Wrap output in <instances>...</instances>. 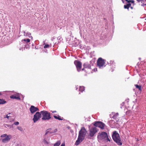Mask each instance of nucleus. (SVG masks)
I'll use <instances>...</instances> for the list:
<instances>
[{
  "label": "nucleus",
  "mask_w": 146,
  "mask_h": 146,
  "mask_svg": "<svg viewBox=\"0 0 146 146\" xmlns=\"http://www.w3.org/2000/svg\"><path fill=\"white\" fill-rule=\"evenodd\" d=\"M112 137L113 140L118 145H122V143L121 142L119 135L116 131H114L113 132L112 135Z\"/></svg>",
  "instance_id": "nucleus-1"
},
{
  "label": "nucleus",
  "mask_w": 146,
  "mask_h": 146,
  "mask_svg": "<svg viewBox=\"0 0 146 146\" xmlns=\"http://www.w3.org/2000/svg\"><path fill=\"white\" fill-rule=\"evenodd\" d=\"M98 138L99 139H104L107 142L110 141V140L109 138L107 133L105 132L99 133L98 134Z\"/></svg>",
  "instance_id": "nucleus-2"
},
{
  "label": "nucleus",
  "mask_w": 146,
  "mask_h": 146,
  "mask_svg": "<svg viewBox=\"0 0 146 146\" xmlns=\"http://www.w3.org/2000/svg\"><path fill=\"white\" fill-rule=\"evenodd\" d=\"M42 116V120H49L51 118L50 113L46 111H42L40 112Z\"/></svg>",
  "instance_id": "nucleus-3"
},
{
  "label": "nucleus",
  "mask_w": 146,
  "mask_h": 146,
  "mask_svg": "<svg viewBox=\"0 0 146 146\" xmlns=\"http://www.w3.org/2000/svg\"><path fill=\"white\" fill-rule=\"evenodd\" d=\"M87 133V131L85 128L83 127L79 131L78 136L84 139Z\"/></svg>",
  "instance_id": "nucleus-4"
},
{
  "label": "nucleus",
  "mask_w": 146,
  "mask_h": 146,
  "mask_svg": "<svg viewBox=\"0 0 146 146\" xmlns=\"http://www.w3.org/2000/svg\"><path fill=\"white\" fill-rule=\"evenodd\" d=\"M5 137L2 139V141L3 142L5 143L6 142L9 141L12 138V136L11 135H7L6 134H5L3 135H1V137Z\"/></svg>",
  "instance_id": "nucleus-5"
},
{
  "label": "nucleus",
  "mask_w": 146,
  "mask_h": 146,
  "mask_svg": "<svg viewBox=\"0 0 146 146\" xmlns=\"http://www.w3.org/2000/svg\"><path fill=\"white\" fill-rule=\"evenodd\" d=\"M105 63V61L101 58H99L97 61V65L99 68L103 67Z\"/></svg>",
  "instance_id": "nucleus-6"
},
{
  "label": "nucleus",
  "mask_w": 146,
  "mask_h": 146,
  "mask_svg": "<svg viewBox=\"0 0 146 146\" xmlns=\"http://www.w3.org/2000/svg\"><path fill=\"white\" fill-rule=\"evenodd\" d=\"M41 117V114L40 112H37L34 115L33 120L34 123H35L38 121Z\"/></svg>",
  "instance_id": "nucleus-7"
},
{
  "label": "nucleus",
  "mask_w": 146,
  "mask_h": 146,
  "mask_svg": "<svg viewBox=\"0 0 146 146\" xmlns=\"http://www.w3.org/2000/svg\"><path fill=\"white\" fill-rule=\"evenodd\" d=\"M94 125L102 129H104L105 125V124L102 122L100 121H96L95 122Z\"/></svg>",
  "instance_id": "nucleus-8"
},
{
  "label": "nucleus",
  "mask_w": 146,
  "mask_h": 146,
  "mask_svg": "<svg viewBox=\"0 0 146 146\" xmlns=\"http://www.w3.org/2000/svg\"><path fill=\"white\" fill-rule=\"evenodd\" d=\"M74 64L76 66L78 71H80L82 67L81 62L79 61L76 60L74 62Z\"/></svg>",
  "instance_id": "nucleus-9"
},
{
  "label": "nucleus",
  "mask_w": 146,
  "mask_h": 146,
  "mask_svg": "<svg viewBox=\"0 0 146 146\" xmlns=\"http://www.w3.org/2000/svg\"><path fill=\"white\" fill-rule=\"evenodd\" d=\"M90 136L91 137H93L95 133L97 132V128L96 127H93L90 129Z\"/></svg>",
  "instance_id": "nucleus-10"
},
{
  "label": "nucleus",
  "mask_w": 146,
  "mask_h": 146,
  "mask_svg": "<svg viewBox=\"0 0 146 146\" xmlns=\"http://www.w3.org/2000/svg\"><path fill=\"white\" fill-rule=\"evenodd\" d=\"M30 110L31 112L32 113H33L36 111H39V109L37 107H35L33 106H31L30 108Z\"/></svg>",
  "instance_id": "nucleus-11"
},
{
  "label": "nucleus",
  "mask_w": 146,
  "mask_h": 146,
  "mask_svg": "<svg viewBox=\"0 0 146 146\" xmlns=\"http://www.w3.org/2000/svg\"><path fill=\"white\" fill-rule=\"evenodd\" d=\"M84 139V138L78 136V139L76 141L75 143V145H78Z\"/></svg>",
  "instance_id": "nucleus-12"
},
{
  "label": "nucleus",
  "mask_w": 146,
  "mask_h": 146,
  "mask_svg": "<svg viewBox=\"0 0 146 146\" xmlns=\"http://www.w3.org/2000/svg\"><path fill=\"white\" fill-rule=\"evenodd\" d=\"M112 118L115 119L116 121L118 122L119 120V114L118 113H115L113 116Z\"/></svg>",
  "instance_id": "nucleus-13"
},
{
  "label": "nucleus",
  "mask_w": 146,
  "mask_h": 146,
  "mask_svg": "<svg viewBox=\"0 0 146 146\" xmlns=\"http://www.w3.org/2000/svg\"><path fill=\"white\" fill-rule=\"evenodd\" d=\"M10 98L13 99H16L18 100H20V96L19 95H12L10 96Z\"/></svg>",
  "instance_id": "nucleus-14"
},
{
  "label": "nucleus",
  "mask_w": 146,
  "mask_h": 146,
  "mask_svg": "<svg viewBox=\"0 0 146 146\" xmlns=\"http://www.w3.org/2000/svg\"><path fill=\"white\" fill-rule=\"evenodd\" d=\"M83 66L84 68H88L89 69H91V66L87 62L84 63L83 64Z\"/></svg>",
  "instance_id": "nucleus-15"
},
{
  "label": "nucleus",
  "mask_w": 146,
  "mask_h": 146,
  "mask_svg": "<svg viewBox=\"0 0 146 146\" xmlns=\"http://www.w3.org/2000/svg\"><path fill=\"white\" fill-rule=\"evenodd\" d=\"M54 117L55 119H58L59 120H62L63 119V117H61L59 115H58L57 116L54 115Z\"/></svg>",
  "instance_id": "nucleus-16"
},
{
  "label": "nucleus",
  "mask_w": 146,
  "mask_h": 146,
  "mask_svg": "<svg viewBox=\"0 0 146 146\" xmlns=\"http://www.w3.org/2000/svg\"><path fill=\"white\" fill-rule=\"evenodd\" d=\"M53 133V131H52L51 129H47L45 133V135H46L48 133Z\"/></svg>",
  "instance_id": "nucleus-17"
},
{
  "label": "nucleus",
  "mask_w": 146,
  "mask_h": 146,
  "mask_svg": "<svg viewBox=\"0 0 146 146\" xmlns=\"http://www.w3.org/2000/svg\"><path fill=\"white\" fill-rule=\"evenodd\" d=\"M131 3H129L126 4V5H124V7L125 9H128L129 7L131 6Z\"/></svg>",
  "instance_id": "nucleus-18"
},
{
  "label": "nucleus",
  "mask_w": 146,
  "mask_h": 146,
  "mask_svg": "<svg viewBox=\"0 0 146 146\" xmlns=\"http://www.w3.org/2000/svg\"><path fill=\"white\" fill-rule=\"evenodd\" d=\"M135 86L137 88H138L140 91H141L142 90L141 89V85H138L137 84H136L135 85Z\"/></svg>",
  "instance_id": "nucleus-19"
},
{
  "label": "nucleus",
  "mask_w": 146,
  "mask_h": 146,
  "mask_svg": "<svg viewBox=\"0 0 146 146\" xmlns=\"http://www.w3.org/2000/svg\"><path fill=\"white\" fill-rule=\"evenodd\" d=\"M61 143L60 141H58L56 142L54 145V146H59Z\"/></svg>",
  "instance_id": "nucleus-20"
},
{
  "label": "nucleus",
  "mask_w": 146,
  "mask_h": 146,
  "mask_svg": "<svg viewBox=\"0 0 146 146\" xmlns=\"http://www.w3.org/2000/svg\"><path fill=\"white\" fill-rule=\"evenodd\" d=\"M1 104H3L6 103V102L3 99H0Z\"/></svg>",
  "instance_id": "nucleus-21"
},
{
  "label": "nucleus",
  "mask_w": 146,
  "mask_h": 146,
  "mask_svg": "<svg viewBox=\"0 0 146 146\" xmlns=\"http://www.w3.org/2000/svg\"><path fill=\"white\" fill-rule=\"evenodd\" d=\"M79 90L80 91L82 92L84 90L85 88L83 86H81L80 87Z\"/></svg>",
  "instance_id": "nucleus-22"
},
{
  "label": "nucleus",
  "mask_w": 146,
  "mask_h": 146,
  "mask_svg": "<svg viewBox=\"0 0 146 146\" xmlns=\"http://www.w3.org/2000/svg\"><path fill=\"white\" fill-rule=\"evenodd\" d=\"M31 35V33H25V32H24V36H28L29 37V36H30Z\"/></svg>",
  "instance_id": "nucleus-23"
},
{
  "label": "nucleus",
  "mask_w": 146,
  "mask_h": 146,
  "mask_svg": "<svg viewBox=\"0 0 146 146\" xmlns=\"http://www.w3.org/2000/svg\"><path fill=\"white\" fill-rule=\"evenodd\" d=\"M23 40L25 42H26L27 43H28L30 41V40L29 39H24Z\"/></svg>",
  "instance_id": "nucleus-24"
},
{
  "label": "nucleus",
  "mask_w": 146,
  "mask_h": 146,
  "mask_svg": "<svg viewBox=\"0 0 146 146\" xmlns=\"http://www.w3.org/2000/svg\"><path fill=\"white\" fill-rule=\"evenodd\" d=\"M11 117L10 116H9L8 115H4V116L3 118H7L8 119H9V117Z\"/></svg>",
  "instance_id": "nucleus-25"
},
{
  "label": "nucleus",
  "mask_w": 146,
  "mask_h": 146,
  "mask_svg": "<svg viewBox=\"0 0 146 146\" xmlns=\"http://www.w3.org/2000/svg\"><path fill=\"white\" fill-rule=\"evenodd\" d=\"M112 64H111V66L112 67H113V66H114V68H115V63L113 61L112 62Z\"/></svg>",
  "instance_id": "nucleus-26"
},
{
  "label": "nucleus",
  "mask_w": 146,
  "mask_h": 146,
  "mask_svg": "<svg viewBox=\"0 0 146 146\" xmlns=\"http://www.w3.org/2000/svg\"><path fill=\"white\" fill-rule=\"evenodd\" d=\"M49 44H46L45 45L44 47V48H48L49 47Z\"/></svg>",
  "instance_id": "nucleus-27"
},
{
  "label": "nucleus",
  "mask_w": 146,
  "mask_h": 146,
  "mask_svg": "<svg viewBox=\"0 0 146 146\" xmlns=\"http://www.w3.org/2000/svg\"><path fill=\"white\" fill-rule=\"evenodd\" d=\"M17 128L19 130H20L21 131H22L23 130V129L21 127L18 126L17 127Z\"/></svg>",
  "instance_id": "nucleus-28"
},
{
  "label": "nucleus",
  "mask_w": 146,
  "mask_h": 146,
  "mask_svg": "<svg viewBox=\"0 0 146 146\" xmlns=\"http://www.w3.org/2000/svg\"><path fill=\"white\" fill-rule=\"evenodd\" d=\"M19 124V123L18 121H16L14 123V124L15 125H18Z\"/></svg>",
  "instance_id": "nucleus-29"
},
{
  "label": "nucleus",
  "mask_w": 146,
  "mask_h": 146,
  "mask_svg": "<svg viewBox=\"0 0 146 146\" xmlns=\"http://www.w3.org/2000/svg\"><path fill=\"white\" fill-rule=\"evenodd\" d=\"M44 144H48V143L47 142V141L45 139H44Z\"/></svg>",
  "instance_id": "nucleus-30"
},
{
  "label": "nucleus",
  "mask_w": 146,
  "mask_h": 146,
  "mask_svg": "<svg viewBox=\"0 0 146 146\" xmlns=\"http://www.w3.org/2000/svg\"><path fill=\"white\" fill-rule=\"evenodd\" d=\"M138 2H141V3H142L143 2V0H136Z\"/></svg>",
  "instance_id": "nucleus-31"
},
{
  "label": "nucleus",
  "mask_w": 146,
  "mask_h": 146,
  "mask_svg": "<svg viewBox=\"0 0 146 146\" xmlns=\"http://www.w3.org/2000/svg\"><path fill=\"white\" fill-rule=\"evenodd\" d=\"M125 1H127L129 3L130 2H131V0H125Z\"/></svg>",
  "instance_id": "nucleus-32"
},
{
  "label": "nucleus",
  "mask_w": 146,
  "mask_h": 146,
  "mask_svg": "<svg viewBox=\"0 0 146 146\" xmlns=\"http://www.w3.org/2000/svg\"><path fill=\"white\" fill-rule=\"evenodd\" d=\"M5 125V127H6V126H7L8 127H10V126L8 124H6Z\"/></svg>",
  "instance_id": "nucleus-33"
},
{
  "label": "nucleus",
  "mask_w": 146,
  "mask_h": 146,
  "mask_svg": "<svg viewBox=\"0 0 146 146\" xmlns=\"http://www.w3.org/2000/svg\"><path fill=\"white\" fill-rule=\"evenodd\" d=\"M57 129H55L54 130V131H53V133H55L57 131Z\"/></svg>",
  "instance_id": "nucleus-34"
},
{
  "label": "nucleus",
  "mask_w": 146,
  "mask_h": 146,
  "mask_svg": "<svg viewBox=\"0 0 146 146\" xmlns=\"http://www.w3.org/2000/svg\"><path fill=\"white\" fill-rule=\"evenodd\" d=\"M60 146H65V143H62V144Z\"/></svg>",
  "instance_id": "nucleus-35"
},
{
  "label": "nucleus",
  "mask_w": 146,
  "mask_h": 146,
  "mask_svg": "<svg viewBox=\"0 0 146 146\" xmlns=\"http://www.w3.org/2000/svg\"><path fill=\"white\" fill-rule=\"evenodd\" d=\"M52 113H56V111H52Z\"/></svg>",
  "instance_id": "nucleus-36"
},
{
  "label": "nucleus",
  "mask_w": 146,
  "mask_h": 146,
  "mask_svg": "<svg viewBox=\"0 0 146 146\" xmlns=\"http://www.w3.org/2000/svg\"><path fill=\"white\" fill-rule=\"evenodd\" d=\"M131 2L132 3H134V1H131Z\"/></svg>",
  "instance_id": "nucleus-37"
},
{
  "label": "nucleus",
  "mask_w": 146,
  "mask_h": 146,
  "mask_svg": "<svg viewBox=\"0 0 146 146\" xmlns=\"http://www.w3.org/2000/svg\"><path fill=\"white\" fill-rule=\"evenodd\" d=\"M84 70V68H83V69H82V70Z\"/></svg>",
  "instance_id": "nucleus-38"
},
{
  "label": "nucleus",
  "mask_w": 146,
  "mask_h": 146,
  "mask_svg": "<svg viewBox=\"0 0 146 146\" xmlns=\"http://www.w3.org/2000/svg\"><path fill=\"white\" fill-rule=\"evenodd\" d=\"M131 9H133V7H131Z\"/></svg>",
  "instance_id": "nucleus-39"
},
{
  "label": "nucleus",
  "mask_w": 146,
  "mask_h": 146,
  "mask_svg": "<svg viewBox=\"0 0 146 146\" xmlns=\"http://www.w3.org/2000/svg\"><path fill=\"white\" fill-rule=\"evenodd\" d=\"M1 92H0V95H1Z\"/></svg>",
  "instance_id": "nucleus-40"
},
{
  "label": "nucleus",
  "mask_w": 146,
  "mask_h": 146,
  "mask_svg": "<svg viewBox=\"0 0 146 146\" xmlns=\"http://www.w3.org/2000/svg\"><path fill=\"white\" fill-rule=\"evenodd\" d=\"M113 71V70H112L111 71Z\"/></svg>",
  "instance_id": "nucleus-41"
}]
</instances>
